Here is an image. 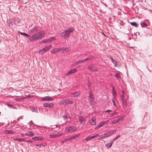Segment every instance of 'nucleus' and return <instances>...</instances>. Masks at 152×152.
Segmentation results:
<instances>
[{
	"mask_svg": "<svg viewBox=\"0 0 152 152\" xmlns=\"http://www.w3.org/2000/svg\"><path fill=\"white\" fill-rule=\"evenodd\" d=\"M44 36L45 32L43 31H40L31 36H30V38L28 39L31 41H34L42 39L44 37Z\"/></svg>",
	"mask_w": 152,
	"mask_h": 152,
	"instance_id": "obj_1",
	"label": "nucleus"
},
{
	"mask_svg": "<svg viewBox=\"0 0 152 152\" xmlns=\"http://www.w3.org/2000/svg\"><path fill=\"white\" fill-rule=\"evenodd\" d=\"M78 127L75 126H71L66 127V131L67 132H73L77 130Z\"/></svg>",
	"mask_w": 152,
	"mask_h": 152,
	"instance_id": "obj_2",
	"label": "nucleus"
},
{
	"mask_svg": "<svg viewBox=\"0 0 152 152\" xmlns=\"http://www.w3.org/2000/svg\"><path fill=\"white\" fill-rule=\"evenodd\" d=\"M51 47V45H50L48 47H45L42 49L41 50H40L39 51V53L42 54L44 53L45 52H46L48 50H50V48Z\"/></svg>",
	"mask_w": 152,
	"mask_h": 152,
	"instance_id": "obj_3",
	"label": "nucleus"
},
{
	"mask_svg": "<svg viewBox=\"0 0 152 152\" xmlns=\"http://www.w3.org/2000/svg\"><path fill=\"white\" fill-rule=\"evenodd\" d=\"M61 36L64 37V38L69 37V34L67 32L66 30L64 31L61 32L60 34Z\"/></svg>",
	"mask_w": 152,
	"mask_h": 152,
	"instance_id": "obj_4",
	"label": "nucleus"
},
{
	"mask_svg": "<svg viewBox=\"0 0 152 152\" xmlns=\"http://www.w3.org/2000/svg\"><path fill=\"white\" fill-rule=\"evenodd\" d=\"M110 59L113 63L115 65V67H119L120 66L121 64L119 62H118L115 61V60H114L112 58H111Z\"/></svg>",
	"mask_w": 152,
	"mask_h": 152,
	"instance_id": "obj_5",
	"label": "nucleus"
},
{
	"mask_svg": "<svg viewBox=\"0 0 152 152\" xmlns=\"http://www.w3.org/2000/svg\"><path fill=\"white\" fill-rule=\"evenodd\" d=\"M88 122L92 125H94L96 124V118L94 117L90 119L88 121Z\"/></svg>",
	"mask_w": 152,
	"mask_h": 152,
	"instance_id": "obj_6",
	"label": "nucleus"
},
{
	"mask_svg": "<svg viewBox=\"0 0 152 152\" xmlns=\"http://www.w3.org/2000/svg\"><path fill=\"white\" fill-rule=\"evenodd\" d=\"M88 69L90 70L95 71L97 70L96 66L94 65H91L88 67Z\"/></svg>",
	"mask_w": 152,
	"mask_h": 152,
	"instance_id": "obj_7",
	"label": "nucleus"
},
{
	"mask_svg": "<svg viewBox=\"0 0 152 152\" xmlns=\"http://www.w3.org/2000/svg\"><path fill=\"white\" fill-rule=\"evenodd\" d=\"M116 131V130L115 129L110 130L109 131H108L106 133H105V134L106 136V137H108L111 135L113 133L115 132Z\"/></svg>",
	"mask_w": 152,
	"mask_h": 152,
	"instance_id": "obj_8",
	"label": "nucleus"
},
{
	"mask_svg": "<svg viewBox=\"0 0 152 152\" xmlns=\"http://www.w3.org/2000/svg\"><path fill=\"white\" fill-rule=\"evenodd\" d=\"M62 135V134L60 133H57L56 134H50L49 136L51 138H55L58 137Z\"/></svg>",
	"mask_w": 152,
	"mask_h": 152,
	"instance_id": "obj_9",
	"label": "nucleus"
},
{
	"mask_svg": "<svg viewBox=\"0 0 152 152\" xmlns=\"http://www.w3.org/2000/svg\"><path fill=\"white\" fill-rule=\"evenodd\" d=\"M41 100L42 101H52L53 100V99L52 97L47 96L45 97H42L41 99Z\"/></svg>",
	"mask_w": 152,
	"mask_h": 152,
	"instance_id": "obj_10",
	"label": "nucleus"
},
{
	"mask_svg": "<svg viewBox=\"0 0 152 152\" xmlns=\"http://www.w3.org/2000/svg\"><path fill=\"white\" fill-rule=\"evenodd\" d=\"M38 30L37 27H34L33 28L31 29L29 31V33L30 34L34 33L37 31Z\"/></svg>",
	"mask_w": 152,
	"mask_h": 152,
	"instance_id": "obj_11",
	"label": "nucleus"
},
{
	"mask_svg": "<svg viewBox=\"0 0 152 152\" xmlns=\"http://www.w3.org/2000/svg\"><path fill=\"white\" fill-rule=\"evenodd\" d=\"M53 106V103H45L43 104V106L44 107H52Z\"/></svg>",
	"mask_w": 152,
	"mask_h": 152,
	"instance_id": "obj_12",
	"label": "nucleus"
},
{
	"mask_svg": "<svg viewBox=\"0 0 152 152\" xmlns=\"http://www.w3.org/2000/svg\"><path fill=\"white\" fill-rule=\"evenodd\" d=\"M32 139L35 141H39L44 139L43 137H35L32 138Z\"/></svg>",
	"mask_w": 152,
	"mask_h": 152,
	"instance_id": "obj_13",
	"label": "nucleus"
},
{
	"mask_svg": "<svg viewBox=\"0 0 152 152\" xmlns=\"http://www.w3.org/2000/svg\"><path fill=\"white\" fill-rule=\"evenodd\" d=\"M80 94V92L79 91H77L75 92L72 93L71 96L72 97H75L78 96Z\"/></svg>",
	"mask_w": 152,
	"mask_h": 152,
	"instance_id": "obj_14",
	"label": "nucleus"
},
{
	"mask_svg": "<svg viewBox=\"0 0 152 152\" xmlns=\"http://www.w3.org/2000/svg\"><path fill=\"white\" fill-rule=\"evenodd\" d=\"M80 135V134L79 133L77 134L74 136H72L69 137V139L71 140L74 139H75L78 137Z\"/></svg>",
	"mask_w": 152,
	"mask_h": 152,
	"instance_id": "obj_15",
	"label": "nucleus"
},
{
	"mask_svg": "<svg viewBox=\"0 0 152 152\" xmlns=\"http://www.w3.org/2000/svg\"><path fill=\"white\" fill-rule=\"evenodd\" d=\"M60 51L59 49H53L51 51V53H55Z\"/></svg>",
	"mask_w": 152,
	"mask_h": 152,
	"instance_id": "obj_16",
	"label": "nucleus"
},
{
	"mask_svg": "<svg viewBox=\"0 0 152 152\" xmlns=\"http://www.w3.org/2000/svg\"><path fill=\"white\" fill-rule=\"evenodd\" d=\"M66 105L69 104H72L73 103V101L71 99H66Z\"/></svg>",
	"mask_w": 152,
	"mask_h": 152,
	"instance_id": "obj_17",
	"label": "nucleus"
},
{
	"mask_svg": "<svg viewBox=\"0 0 152 152\" xmlns=\"http://www.w3.org/2000/svg\"><path fill=\"white\" fill-rule=\"evenodd\" d=\"M113 143V141L111 140L110 142L108 143L107 144L105 145V146L107 148H109L111 146Z\"/></svg>",
	"mask_w": 152,
	"mask_h": 152,
	"instance_id": "obj_18",
	"label": "nucleus"
},
{
	"mask_svg": "<svg viewBox=\"0 0 152 152\" xmlns=\"http://www.w3.org/2000/svg\"><path fill=\"white\" fill-rule=\"evenodd\" d=\"M60 51H63L65 52H68L69 51V47H66V48H60Z\"/></svg>",
	"mask_w": 152,
	"mask_h": 152,
	"instance_id": "obj_19",
	"label": "nucleus"
},
{
	"mask_svg": "<svg viewBox=\"0 0 152 152\" xmlns=\"http://www.w3.org/2000/svg\"><path fill=\"white\" fill-rule=\"evenodd\" d=\"M76 71V70L75 69H72L69 71L66 74V75H67L70 74H73L75 73Z\"/></svg>",
	"mask_w": 152,
	"mask_h": 152,
	"instance_id": "obj_20",
	"label": "nucleus"
},
{
	"mask_svg": "<svg viewBox=\"0 0 152 152\" xmlns=\"http://www.w3.org/2000/svg\"><path fill=\"white\" fill-rule=\"evenodd\" d=\"M30 108L32 112H35L38 113V110L37 109L34 108L33 106H31L30 107Z\"/></svg>",
	"mask_w": 152,
	"mask_h": 152,
	"instance_id": "obj_21",
	"label": "nucleus"
},
{
	"mask_svg": "<svg viewBox=\"0 0 152 152\" xmlns=\"http://www.w3.org/2000/svg\"><path fill=\"white\" fill-rule=\"evenodd\" d=\"M49 42H53L56 40L55 38L54 37H50L48 39Z\"/></svg>",
	"mask_w": 152,
	"mask_h": 152,
	"instance_id": "obj_22",
	"label": "nucleus"
},
{
	"mask_svg": "<svg viewBox=\"0 0 152 152\" xmlns=\"http://www.w3.org/2000/svg\"><path fill=\"white\" fill-rule=\"evenodd\" d=\"M14 132L12 130H6L4 131V133L6 134H13Z\"/></svg>",
	"mask_w": 152,
	"mask_h": 152,
	"instance_id": "obj_23",
	"label": "nucleus"
},
{
	"mask_svg": "<svg viewBox=\"0 0 152 152\" xmlns=\"http://www.w3.org/2000/svg\"><path fill=\"white\" fill-rule=\"evenodd\" d=\"M89 102L91 105H92L95 104V102L94 98L89 99Z\"/></svg>",
	"mask_w": 152,
	"mask_h": 152,
	"instance_id": "obj_24",
	"label": "nucleus"
},
{
	"mask_svg": "<svg viewBox=\"0 0 152 152\" xmlns=\"http://www.w3.org/2000/svg\"><path fill=\"white\" fill-rule=\"evenodd\" d=\"M74 30V29L72 28H69L68 30H66L68 33L69 34L72 32Z\"/></svg>",
	"mask_w": 152,
	"mask_h": 152,
	"instance_id": "obj_25",
	"label": "nucleus"
},
{
	"mask_svg": "<svg viewBox=\"0 0 152 152\" xmlns=\"http://www.w3.org/2000/svg\"><path fill=\"white\" fill-rule=\"evenodd\" d=\"M84 61L83 59L82 60H79L78 61H77L75 62L74 64V65H77L81 63Z\"/></svg>",
	"mask_w": 152,
	"mask_h": 152,
	"instance_id": "obj_26",
	"label": "nucleus"
},
{
	"mask_svg": "<svg viewBox=\"0 0 152 152\" xmlns=\"http://www.w3.org/2000/svg\"><path fill=\"white\" fill-rule=\"evenodd\" d=\"M103 126V125L102 124V122H101L97 125V126L96 128H95V129H98L100 128V127H101V126Z\"/></svg>",
	"mask_w": 152,
	"mask_h": 152,
	"instance_id": "obj_27",
	"label": "nucleus"
},
{
	"mask_svg": "<svg viewBox=\"0 0 152 152\" xmlns=\"http://www.w3.org/2000/svg\"><path fill=\"white\" fill-rule=\"evenodd\" d=\"M140 24L142 28H144L148 26L147 24L145 22H141L140 23Z\"/></svg>",
	"mask_w": 152,
	"mask_h": 152,
	"instance_id": "obj_28",
	"label": "nucleus"
},
{
	"mask_svg": "<svg viewBox=\"0 0 152 152\" xmlns=\"http://www.w3.org/2000/svg\"><path fill=\"white\" fill-rule=\"evenodd\" d=\"M63 120H62L64 123H65L67 121V119L66 116L64 115L63 117Z\"/></svg>",
	"mask_w": 152,
	"mask_h": 152,
	"instance_id": "obj_29",
	"label": "nucleus"
},
{
	"mask_svg": "<svg viewBox=\"0 0 152 152\" xmlns=\"http://www.w3.org/2000/svg\"><path fill=\"white\" fill-rule=\"evenodd\" d=\"M79 119L81 123H82L84 121H85L84 118L82 116L79 117Z\"/></svg>",
	"mask_w": 152,
	"mask_h": 152,
	"instance_id": "obj_30",
	"label": "nucleus"
},
{
	"mask_svg": "<svg viewBox=\"0 0 152 152\" xmlns=\"http://www.w3.org/2000/svg\"><path fill=\"white\" fill-rule=\"evenodd\" d=\"M13 140H17L19 142L25 141V140L24 138H14L13 139Z\"/></svg>",
	"mask_w": 152,
	"mask_h": 152,
	"instance_id": "obj_31",
	"label": "nucleus"
},
{
	"mask_svg": "<svg viewBox=\"0 0 152 152\" xmlns=\"http://www.w3.org/2000/svg\"><path fill=\"white\" fill-rule=\"evenodd\" d=\"M60 103L63 105H66V99H63L60 101Z\"/></svg>",
	"mask_w": 152,
	"mask_h": 152,
	"instance_id": "obj_32",
	"label": "nucleus"
},
{
	"mask_svg": "<svg viewBox=\"0 0 152 152\" xmlns=\"http://www.w3.org/2000/svg\"><path fill=\"white\" fill-rule=\"evenodd\" d=\"M131 25L133 26H135L136 27H137V25L135 22H132L130 23Z\"/></svg>",
	"mask_w": 152,
	"mask_h": 152,
	"instance_id": "obj_33",
	"label": "nucleus"
},
{
	"mask_svg": "<svg viewBox=\"0 0 152 152\" xmlns=\"http://www.w3.org/2000/svg\"><path fill=\"white\" fill-rule=\"evenodd\" d=\"M18 33L20 34H21L22 35H23L25 36H27V37H30V36L29 35H28V34H26V33H23V32H20V31H19Z\"/></svg>",
	"mask_w": 152,
	"mask_h": 152,
	"instance_id": "obj_34",
	"label": "nucleus"
},
{
	"mask_svg": "<svg viewBox=\"0 0 152 152\" xmlns=\"http://www.w3.org/2000/svg\"><path fill=\"white\" fill-rule=\"evenodd\" d=\"M105 134V133L104 134L100 136L99 137V139H102L104 137H107L106 136V135Z\"/></svg>",
	"mask_w": 152,
	"mask_h": 152,
	"instance_id": "obj_35",
	"label": "nucleus"
},
{
	"mask_svg": "<svg viewBox=\"0 0 152 152\" xmlns=\"http://www.w3.org/2000/svg\"><path fill=\"white\" fill-rule=\"evenodd\" d=\"M93 57L91 56L87 58H86L85 59H83V60H84V61H86L87 60H91L93 59Z\"/></svg>",
	"mask_w": 152,
	"mask_h": 152,
	"instance_id": "obj_36",
	"label": "nucleus"
},
{
	"mask_svg": "<svg viewBox=\"0 0 152 152\" xmlns=\"http://www.w3.org/2000/svg\"><path fill=\"white\" fill-rule=\"evenodd\" d=\"M121 101L122 102L123 104L124 105V106L126 107V105H127L126 99H124V100H122Z\"/></svg>",
	"mask_w": 152,
	"mask_h": 152,
	"instance_id": "obj_37",
	"label": "nucleus"
},
{
	"mask_svg": "<svg viewBox=\"0 0 152 152\" xmlns=\"http://www.w3.org/2000/svg\"><path fill=\"white\" fill-rule=\"evenodd\" d=\"M49 42L48 39H44L42 40L41 42L42 43H44L46 42Z\"/></svg>",
	"mask_w": 152,
	"mask_h": 152,
	"instance_id": "obj_38",
	"label": "nucleus"
},
{
	"mask_svg": "<svg viewBox=\"0 0 152 152\" xmlns=\"http://www.w3.org/2000/svg\"><path fill=\"white\" fill-rule=\"evenodd\" d=\"M115 76L118 79H119L121 78V76L119 74L116 73L115 75Z\"/></svg>",
	"mask_w": 152,
	"mask_h": 152,
	"instance_id": "obj_39",
	"label": "nucleus"
},
{
	"mask_svg": "<svg viewBox=\"0 0 152 152\" xmlns=\"http://www.w3.org/2000/svg\"><path fill=\"white\" fill-rule=\"evenodd\" d=\"M108 122H109V121L107 120L106 121H103L102 122V124L103 125H105V124H107Z\"/></svg>",
	"mask_w": 152,
	"mask_h": 152,
	"instance_id": "obj_40",
	"label": "nucleus"
},
{
	"mask_svg": "<svg viewBox=\"0 0 152 152\" xmlns=\"http://www.w3.org/2000/svg\"><path fill=\"white\" fill-rule=\"evenodd\" d=\"M31 134V132H28L26 133V135L27 136H30Z\"/></svg>",
	"mask_w": 152,
	"mask_h": 152,
	"instance_id": "obj_41",
	"label": "nucleus"
},
{
	"mask_svg": "<svg viewBox=\"0 0 152 152\" xmlns=\"http://www.w3.org/2000/svg\"><path fill=\"white\" fill-rule=\"evenodd\" d=\"M118 122V120H117V119L115 120H113L112 122V124H114Z\"/></svg>",
	"mask_w": 152,
	"mask_h": 152,
	"instance_id": "obj_42",
	"label": "nucleus"
},
{
	"mask_svg": "<svg viewBox=\"0 0 152 152\" xmlns=\"http://www.w3.org/2000/svg\"><path fill=\"white\" fill-rule=\"evenodd\" d=\"M94 98L93 95L91 94H90L88 99H89Z\"/></svg>",
	"mask_w": 152,
	"mask_h": 152,
	"instance_id": "obj_43",
	"label": "nucleus"
},
{
	"mask_svg": "<svg viewBox=\"0 0 152 152\" xmlns=\"http://www.w3.org/2000/svg\"><path fill=\"white\" fill-rule=\"evenodd\" d=\"M120 137V135L117 136L115 138L113 139L112 141H113V142L115 140L117 139L118 138Z\"/></svg>",
	"mask_w": 152,
	"mask_h": 152,
	"instance_id": "obj_44",
	"label": "nucleus"
},
{
	"mask_svg": "<svg viewBox=\"0 0 152 152\" xmlns=\"http://www.w3.org/2000/svg\"><path fill=\"white\" fill-rule=\"evenodd\" d=\"M124 116H123L121 117L118 118L117 120H118V121H119L120 120H123L124 118Z\"/></svg>",
	"mask_w": 152,
	"mask_h": 152,
	"instance_id": "obj_45",
	"label": "nucleus"
},
{
	"mask_svg": "<svg viewBox=\"0 0 152 152\" xmlns=\"http://www.w3.org/2000/svg\"><path fill=\"white\" fill-rule=\"evenodd\" d=\"M91 137H87L86 139V141H88L89 140H91Z\"/></svg>",
	"mask_w": 152,
	"mask_h": 152,
	"instance_id": "obj_46",
	"label": "nucleus"
},
{
	"mask_svg": "<svg viewBox=\"0 0 152 152\" xmlns=\"http://www.w3.org/2000/svg\"><path fill=\"white\" fill-rule=\"evenodd\" d=\"M121 100H124V99H125V97H124V95L123 94L121 96Z\"/></svg>",
	"mask_w": 152,
	"mask_h": 152,
	"instance_id": "obj_47",
	"label": "nucleus"
},
{
	"mask_svg": "<svg viewBox=\"0 0 152 152\" xmlns=\"http://www.w3.org/2000/svg\"><path fill=\"white\" fill-rule=\"evenodd\" d=\"M113 94L114 96L116 95V93L114 91V89L113 88Z\"/></svg>",
	"mask_w": 152,
	"mask_h": 152,
	"instance_id": "obj_48",
	"label": "nucleus"
},
{
	"mask_svg": "<svg viewBox=\"0 0 152 152\" xmlns=\"http://www.w3.org/2000/svg\"><path fill=\"white\" fill-rule=\"evenodd\" d=\"M26 142H28V143H31L32 142V141L31 140H26L25 141Z\"/></svg>",
	"mask_w": 152,
	"mask_h": 152,
	"instance_id": "obj_49",
	"label": "nucleus"
},
{
	"mask_svg": "<svg viewBox=\"0 0 152 152\" xmlns=\"http://www.w3.org/2000/svg\"><path fill=\"white\" fill-rule=\"evenodd\" d=\"M118 113L116 111L114 112L113 113H111L110 114V115H113L115 114H116V113Z\"/></svg>",
	"mask_w": 152,
	"mask_h": 152,
	"instance_id": "obj_50",
	"label": "nucleus"
},
{
	"mask_svg": "<svg viewBox=\"0 0 152 152\" xmlns=\"http://www.w3.org/2000/svg\"><path fill=\"white\" fill-rule=\"evenodd\" d=\"M69 140V138H67V139H66L64 140V142H65L66 141H67V140Z\"/></svg>",
	"mask_w": 152,
	"mask_h": 152,
	"instance_id": "obj_51",
	"label": "nucleus"
},
{
	"mask_svg": "<svg viewBox=\"0 0 152 152\" xmlns=\"http://www.w3.org/2000/svg\"><path fill=\"white\" fill-rule=\"evenodd\" d=\"M36 146H38L39 147H40L41 146H42V144H37L36 145Z\"/></svg>",
	"mask_w": 152,
	"mask_h": 152,
	"instance_id": "obj_52",
	"label": "nucleus"
},
{
	"mask_svg": "<svg viewBox=\"0 0 152 152\" xmlns=\"http://www.w3.org/2000/svg\"><path fill=\"white\" fill-rule=\"evenodd\" d=\"M112 102H113V105H114V106H115V102H114V100H113V99H112Z\"/></svg>",
	"mask_w": 152,
	"mask_h": 152,
	"instance_id": "obj_53",
	"label": "nucleus"
},
{
	"mask_svg": "<svg viewBox=\"0 0 152 152\" xmlns=\"http://www.w3.org/2000/svg\"><path fill=\"white\" fill-rule=\"evenodd\" d=\"M95 135L93 136L92 137H91V139H93L94 138H95Z\"/></svg>",
	"mask_w": 152,
	"mask_h": 152,
	"instance_id": "obj_54",
	"label": "nucleus"
},
{
	"mask_svg": "<svg viewBox=\"0 0 152 152\" xmlns=\"http://www.w3.org/2000/svg\"><path fill=\"white\" fill-rule=\"evenodd\" d=\"M110 111H111V110H107L106 111V112H110Z\"/></svg>",
	"mask_w": 152,
	"mask_h": 152,
	"instance_id": "obj_55",
	"label": "nucleus"
},
{
	"mask_svg": "<svg viewBox=\"0 0 152 152\" xmlns=\"http://www.w3.org/2000/svg\"><path fill=\"white\" fill-rule=\"evenodd\" d=\"M99 136V135L98 134H96L95 135V137H98Z\"/></svg>",
	"mask_w": 152,
	"mask_h": 152,
	"instance_id": "obj_56",
	"label": "nucleus"
},
{
	"mask_svg": "<svg viewBox=\"0 0 152 152\" xmlns=\"http://www.w3.org/2000/svg\"><path fill=\"white\" fill-rule=\"evenodd\" d=\"M18 22L19 21H18V23H17L16 21H15V24H16V25H17V24H18Z\"/></svg>",
	"mask_w": 152,
	"mask_h": 152,
	"instance_id": "obj_57",
	"label": "nucleus"
},
{
	"mask_svg": "<svg viewBox=\"0 0 152 152\" xmlns=\"http://www.w3.org/2000/svg\"><path fill=\"white\" fill-rule=\"evenodd\" d=\"M33 135H34V133H31V134L30 136H32Z\"/></svg>",
	"mask_w": 152,
	"mask_h": 152,
	"instance_id": "obj_58",
	"label": "nucleus"
},
{
	"mask_svg": "<svg viewBox=\"0 0 152 152\" xmlns=\"http://www.w3.org/2000/svg\"><path fill=\"white\" fill-rule=\"evenodd\" d=\"M20 118L21 119V117H20V118H18V121H19V119H20Z\"/></svg>",
	"mask_w": 152,
	"mask_h": 152,
	"instance_id": "obj_59",
	"label": "nucleus"
},
{
	"mask_svg": "<svg viewBox=\"0 0 152 152\" xmlns=\"http://www.w3.org/2000/svg\"><path fill=\"white\" fill-rule=\"evenodd\" d=\"M42 146H44V145H43V144H42Z\"/></svg>",
	"mask_w": 152,
	"mask_h": 152,
	"instance_id": "obj_60",
	"label": "nucleus"
},
{
	"mask_svg": "<svg viewBox=\"0 0 152 152\" xmlns=\"http://www.w3.org/2000/svg\"><path fill=\"white\" fill-rule=\"evenodd\" d=\"M123 94H124V91H123Z\"/></svg>",
	"mask_w": 152,
	"mask_h": 152,
	"instance_id": "obj_61",
	"label": "nucleus"
},
{
	"mask_svg": "<svg viewBox=\"0 0 152 152\" xmlns=\"http://www.w3.org/2000/svg\"><path fill=\"white\" fill-rule=\"evenodd\" d=\"M21 136H23V135L22 134H21Z\"/></svg>",
	"mask_w": 152,
	"mask_h": 152,
	"instance_id": "obj_62",
	"label": "nucleus"
}]
</instances>
